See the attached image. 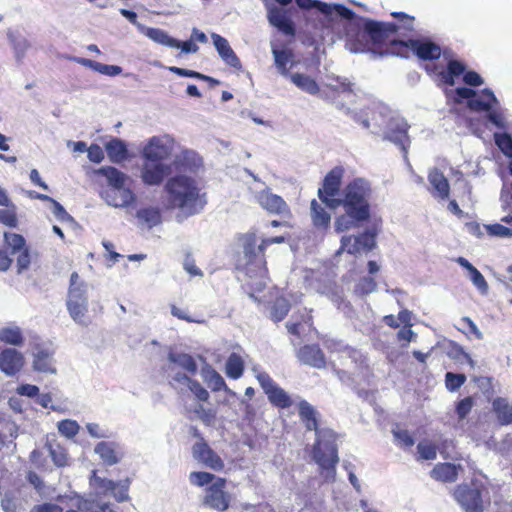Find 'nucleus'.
<instances>
[{"mask_svg": "<svg viewBox=\"0 0 512 512\" xmlns=\"http://www.w3.org/2000/svg\"><path fill=\"white\" fill-rule=\"evenodd\" d=\"M344 174L345 169L342 166L333 167L324 176L317 192L319 200L327 208L336 210L343 207L344 214L337 216L334 221V228L338 233L357 227L371 216L370 183L363 178H355L345 185L341 193Z\"/></svg>", "mask_w": 512, "mask_h": 512, "instance_id": "obj_1", "label": "nucleus"}, {"mask_svg": "<svg viewBox=\"0 0 512 512\" xmlns=\"http://www.w3.org/2000/svg\"><path fill=\"white\" fill-rule=\"evenodd\" d=\"M164 191L167 195L166 208L178 210L185 217L199 214L207 205L206 193L201 192L194 178L184 174L168 178Z\"/></svg>", "mask_w": 512, "mask_h": 512, "instance_id": "obj_2", "label": "nucleus"}, {"mask_svg": "<svg viewBox=\"0 0 512 512\" xmlns=\"http://www.w3.org/2000/svg\"><path fill=\"white\" fill-rule=\"evenodd\" d=\"M382 22L365 19L354 34H348L346 45L354 53L370 52L381 57L392 56L391 43H387Z\"/></svg>", "mask_w": 512, "mask_h": 512, "instance_id": "obj_3", "label": "nucleus"}, {"mask_svg": "<svg viewBox=\"0 0 512 512\" xmlns=\"http://www.w3.org/2000/svg\"><path fill=\"white\" fill-rule=\"evenodd\" d=\"M425 72L445 85L453 86L455 79L463 76V82L470 87H479L484 83L483 78L474 70H466V65L460 60L451 59L445 69H440L437 64H425Z\"/></svg>", "mask_w": 512, "mask_h": 512, "instance_id": "obj_4", "label": "nucleus"}, {"mask_svg": "<svg viewBox=\"0 0 512 512\" xmlns=\"http://www.w3.org/2000/svg\"><path fill=\"white\" fill-rule=\"evenodd\" d=\"M392 56L409 58L412 52L420 61H435L442 55V48L429 37L394 41L391 43Z\"/></svg>", "mask_w": 512, "mask_h": 512, "instance_id": "obj_5", "label": "nucleus"}, {"mask_svg": "<svg viewBox=\"0 0 512 512\" xmlns=\"http://www.w3.org/2000/svg\"><path fill=\"white\" fill-rule=\"evenodd\" d=\"M66 306L69 315L76 323L83 326L89 325L86 284L80 280L77 272H73L70 276Z\"/></svg>", "mask_w": 512, "mask_h": 512, "instance_id": "obj_6", "label": "nucleus"}, {"mask_svg": "<svg viewBox=\"0 0 512 512\" xmlns=\"http://www.w3.org/2000/svg\"><path fill=\"white\" fill-rule=\"evenodd\" d=\"M265 247L258 244L255 233H248L243 237L244 269L250 276L264 277L268 273L265 257Z\"/></svg>", "mask_w": 512, "mask_h": 512, "instance_id": "obj_7", "label": "nucleus"}, {"mask_svg": "<svg viewBox=\"0 0 512 512\" xmlns=\"http://www.w3.org/2000/svg\"><path fill=\"white\" fill-rule=\"evenodd\" d=\"M99 175L107 179L109 186L115 189V197L111 204L115 207H128L134 204L136 195L130 188H125L128 176L113 166H104L97 170Z\"/></svg>", "mask_w": 512, "mask_h": 512, "instance_id": "obj_8", "label": "nucleus"}, {"mask_svg": "<svg viewBox=\"0 0 512 512\" xmlns=\"http://www.w3.org/2000/svg\"><path fill=\"white\" fill-rule=\"evenodd\" d=\"M483 493H487L486 486L481 481L472 479L467 484L458 485L453 496L466 512H483Z\"/></svg>", "mask_w": 512, "mask_h": 512, "instance_id": "obj_9", "label": "nucleus"}, {"mask_svg": "<svg viewBox=\"0 0 512 512\" xmlns=\"http://www.w3.org/2000/svg\"><path fill=\"white\" fill-rule=\"evenodd\" d=\"M454 94V101L456 103H462L466 99L467 107L475 112L489 111L498 104L496 96L489 88H485L477 93V91L470 87H458L455 89Z\"/></svg>", "mask_w": 512, "mask_h": 512, "instance_id": "obj_10", "label": "nucleus"}, {"mask_svg": "<svg viewBox=\"0 0 512 512\" xmlns=\"http://www.w3.org/2000/svg\"><path fill=\"white\" fill-rule=\"evenodd\" d=\"M313 458L321 470L326 472V479L334 482L339 462L337 445L330 441H317L313 447Z\"/></svg>", "mask_w": 512, "mask_h": 512, "instance_id": "obj_11", "label": "nucleus"}, {"mask_svg": "<svg viewBox=\"0 0 512 512\" xmlns=\"http://www.w3.org/2000/svg\"><path fill=\"white\" fill-rule=\"evenodd\" d=\"M227 480L225 478H217L215 482L205 489L203 504L210 509L218 512L226 511L231 504V494L226 490Z\"/></svg>", "mask_w": 512, "mask_h": 512, "instance_id": "obj_12", "label": "nucleus"}, {"mask_svg": "<svg viewBox=\"0 0 512 512\" xmlns=\"http://www.w3.org/2000/svg\"><path fill=\"white\" fill-rule=\"evenodd\" d=\"M256 378L272 406L279 409L292 406L293 400L290 395L267 372L258 373Z\"/></svg>", "mask_w": 512, "mask_h": 512, "instance_id": "obj_13", "label": "nucleus"}, {"mask_svg": "<svg viewBox=\"0 0 512 512\" xmlns=\"http://www.w3.org/2000/svg\"><path fill=\"white\" fill-rule=\"evenodd\" d=\"M391 15L397 19V23L394 22H382V25L385 26L384 36L387 43L394 41H402L401 39L393 38V36L398 35L401 37H408L414 31V23L415 17L408 15L404 12H393Z\"/></svg>", "mask_w": 512, "mask_h": 512, "instance_id": "obj_14", "label": "nucleus"}, {"mask_svg": "<svg viewBox=\"0 0 512 512\" xmlns=\"http://www.w3.org/2000/svg\"><path fill=\"white\" fill-rule=\"evenodd\" d=\"M193 435L200 438V441L196 442L192 447L194 458L214 471L223 470V460L202 438L197 428H193Z\"/></svg>", "mask_w": 512, "mask_h": 512, "instance_id": "obj_15", "label": "nucleus"}, {"mask_svg": "<svg viewBox=\"0 0 512 512\" xmlns=\"http://www.w3.org/2000/svg\"><path fill=\"white\" fill-rule=\"evenodd\" d=\"M4 242L12 254L18 253V272L21 273L22 271L27 270L31 263V256L29 248L26 245L25 238L18 233L5 232Z\"/></svg>", "mask_w": 512, "mask_h": 512, "instance_id": "obj_16", "label": "nucleus"}, {"mask_svg": "<svg viewBox=\"0 0 512 512\" xmlns=\"http://www.w3.org/2000/svg\"><path fill=\"white\" fill-rule=\"evenodd\" d=\"M256 201L269 214L283 217L291 216V210L285 200L281 196L272 193L270 189L258 192Z\"/></svg>", "mask_w": 512, "mask_h": 512, "instance_id": "obj_17", "label": "nucleus"}, {"mask_svg": "<svg viewBox=\"0 0 512 512\" xmlns=\"http://www.w3.org/2000/svg\"><path fill=\"white\" fill-rule=\"evenodd\" d=\"M376 246V233L366 231L359 236H343L340 249L348 254L356 255L373 250Z\"/></svg>", "mask_w": 512, "mask_h": 512, "instance_id": "obj_18", "label": "nucleus"}, {"mask_svg": "<svg viewBox=\"0 0 512 512\" xmlns=\"http://www.w3.org/2000/svg\"><path fill=\"white\" fill-rule=\"evenodd\" d=\"M298 361L316 369H323L326 367V356L319 344H305L300 346L295 351Z\"/></svg>", "mask_w": 512, "mask_h": 512, "instance_id": "obj_19", "label": "nucleus"}, {"mask_svg": "<svg viewBox=\"0 0 512 512\" xmlns=\"http://www.w3.org/2000/svg\"><path fill=\"white\" fill-rule=\"evenodd\" d=\"M171 173V167L161 162L144 161L141 169V179L149 186H158Z\"/></svg>", "mask_w": 512, "mask_h": 512, "instance_id": "obj_20", "label": "nucleus"}, {"mask_svg": "<svg viewBox=\"0 0 512 512\" xmlns=\"http://www.w3.org/2000/svg\"><path fill=\"white\" fill-rule=\"evenodd\" d=\"M269 23L287 36H295L296 28L290 19L288 10L272 5L267 9Z\"/></svg>", "mask_w": 512, "mask_h": 512, "instance_id": "obj_21", "label": "nucleus"}, {"mask_svg": "<svg viewBox=\"0 0 512 512\" xmlns=\"http://www.w3.org/2000/svg\"><path fill=\"white\" fill-rule=\"evenodd\" d=\"M410 126L406 121H393L389 124L384 138L394 143L406 154L411 140L408 135Z\"/></svg>", "mask_w": 512, "mask_h": 512, "instance_id": "obj_22", "label": "nucleus"}, {"mask_svg": "<svg viewBox=\"0 0 512 512\" xmlns=\"http://www.w3.org/2000/svg\"><path fill=\"white\" fill-rule=\"evenodd\" d=\"M144 161L161 162L168 159L171 149L157 136L152 137L143 149Z\"/></svg>", "mask_w": 512, "mask_h": 512, "instance_id": "obj_23", "label": "nucleus"}, {"mask_svg": "<svg viewBox=\"0 0 512 512\" xmlns=\"http://www.w3.org/2000/svg\"><path fill=\"white\" fill-rule=\"evenodd\" d=\"M24 365L23 355L15 349L6 348L0 352V370L8 376L18 373Z\"/></svg>", "mask_w": 512, "mask_h": 512, "instance_id": "obj_24", "label": "nucleus"}, {"mask_svg": "<svg viewBox=\"0 0 512 512\" xmlns=\"http://www.w3.org/2000/svg\"><path fill=\"white\" fill-rule=\"evenodd\" d=\"M169 383L173 387H176V384L188 385L190 391L199 401L207 402L210 398L209 392L200 384V382L192 379L185 373H175Z\"/></svg>", "mask_w": 512, "mask_h": 512, "instance_id": "obj_25", "label": "nucleus"}, {"mask_svg": "<svg viewBox=\"0 0 512 512\" xmlns=\"http://www.w3.org/2000/svg\"><path fill=\"white\" fill-rule=\"evenodd\" d=\"M211 38L222 60L231 67L240 68V59L229 45L227 39L216 33H212Z\"/></svg>", "mask_w": 512, "mask_h": 512, "instance_id": "obj_26", "label": "nucleus"}, {"mask_svg": "<svg viewBox=\"0 0 512 512\" xmlns=\"http://www.w3.org/2000/svg\"><path fill=\"white\" fill-rule=\"evenodd\" d=\"M310 216L315 229L323 232L328 231L331 224V214L316 199H313L310 203Z\"/></svg>", "mask_w": 512, "mask_h": 512, "instance_id": "obj_27", "label": "nucleus"}, {"mask_svg": "<svg viewBox=\"0 0 512 512\" xmlns=\"http://www.w3.org/2000/svg\"><path fill=\"white\" fill-rule=\"evenodd\" d=\"M94 450L107 466L117 464L122 458L119 447L114 442L101 441L96 444Z\"/></svg>", "mask_w": 512, "mask_h": 512, "instance_id": "obj_28", "label": "nucleus"}, {"mask_svg": "<svg viewBox=\"0 0 512 512\" xmlns=\"http://www.w3.org/2000/svg\"><path fill=\"white\" fill-rule=\"evenodd\" d=\"M299 418L308 431H319L318 413L306 400L298 403Z\"/></svg>", "mask_w": 512, "mask_h": 512, "instance_id": "obj_29", "label": "nucleus"}, {"mask_svg": "<svg viewBox=\"0 0 512 512\" xmlns=\"http://www.w3.org/2000/svg\"><path fill=\"white\" fill-rule=\"evenodd\" d=\"M272 54L274 57V64L279 73L285 77H290L292 74L290 73V68H292L294 65L293 51L290 49H278L273 47Z\"/></svg>", "mask_w": 512, "mask_h": 512, "instance_id": "obj_30", "label": "nucleus"}, {"mask_svg": "<svg viewBox=\"0 0 512 512\" xmlns=\"http://www.w3.org/2000/svg\"><path fill=\"white\" fill-rule=\"evenodd\" d=\"M459 466L444 462L436 464L430 472V476L440 482L452 483L457 480Z\"/></svg>", "mask_w": 512, "mask_h": 512, "instance_id": "obj_31", "label": "nucleus"}, {"mask_svg": "<svg viewBox=\"0 0 512 512\" xmlns=\"http://www.w3.org/2000/svg\"><path fill=\"white\" fill-rule=\"evenodd\" d=\"M428 181L436 192L434 194L435 196L442 200L448 199L450 194V185L443 172L434 168L428 173Z\"/></svg>", "mask_w": 512, "mask_h": 512, "instance_id": "obj_32", "label": "nucleus"}, {"mask_svg": "<svg viewBox=\"0 0 512 512\" xmlns=\"http://www.w3.org/2000/svg\"><path fill=\"white\" fill-rule=\"evenodd\" d=\"M105 150L109 159L114 163H120L127 159L128 149L124 141L113 138L105 144Z\"/></svg>", "mask_w": 512, "mask_h": 512, "instance_id": "obj_33", "label": "nucleus"}, {"mask_svg": "<svg viewBox=\"0 0 512 512\" xmlns=\"http://www.w3.org/2000/svg\"><path fill=\"white\" fill-rule=\"evenodd\" d=\"M289 78L296 87L308 94L315 95L320 91V87L316 80L308 75L293 73Z\"/></svg>", "mask_w": 512, "mask_h": 512, "instance_id": "obj_34", "label": "nucleus"}, {"mask_svg": "<svg viewBox=\"0 0 512 512\" xmlns=\"http://www.w3.org/2000/svg\"><path fill=\"white\" fill-rule=\"evenodd\" d=\"M492 406L497 420L501 425H509L512 423V404L505 398H496Z\"/></svg>", "mask_w": 512, "mask_h": 512, "instance_id": "obj_35", "label": "nucleus"}, {"mask_svg": "<svg viewBox=\"0 0 512 512\" xmlns=\"http://www.w3.org/2000/svg\"><path fill=\"white\" fill-rule=\"evenodd\" d=\"M168 359L171 363L178 365L186 370L190 375L197 374L198 365L190 354L187 353H169Z\"/></svg>", "mask_w": 512, "mask_h": 512, "instance_id": "obj_36", "label": "nucleus"}, {"mask_svg": "<svg viewBox=\"0 0 512 512\" xmlns=\"http://www.w3.org/2000/svg\"><path fill=\"white\" fill-rule=\"evenodd\" d=\"M244 369H245V363H244V360L242 359V357L233 352L229 355L227 361H226V365H225V373L226 375L231 378V379H239L243 373H244Z\"/></svg>", "mask_w": 512, "mask_h": 512, "instance_id": "obj_37", "label": "nucleus"}, {"mask_svg": "<svg viewBox=\"0 0 512 512\" xmlns=\"http://www.w3.org/2000/svg\"><path fill=\"white\" fill-rule=\"evenodd\" d=\"M204 381L208 384L214 392L221 390H228L227 384L221 374L212 367H208L203 372Z\"/></svg>", "mask_w": 512, "mask_h": 512, "instance_id": "obj_38", "label": "nucleus"}, {"mask_svg": "<svg viewBox=\"0 0 512 512\" xmlns=\"http://www.w3.org/2000/svg\"><path fill=\"white\" fill-rule=\"evenodd\" d=\"M291 308L290 302L284 297H277L270 305V317L274 322L282 321Z\"/></svg>", "mask_w": 512, "mask_h": 512, "instance_id": "obj_39", "label": "nucleus"}, {"mask_svg": "<svg viewBox=\"0 0 512 512\" xmlns=\"http://www.w3.org/2000/svg\"><path fill=\"white\" fill-rule=\"evenodd\" d=\"M303 324H306L308 326H312L313 324V317L311 315V311H307V309H304L303 312L300 313L298 320L286 323L288 333L300 339Z\"/></svg>", "mask_w": 512, "mask_h": 512, "instance_id": "obj_40", "label": "nucleus"}, {"mask_svg": "<svg viewBox=\"0 0 512 512\" xmlns=\"http://www.w3.org/2000/svg\"><path fill=\"white\" fill-rule=\"evenodd\" d=\"M145 35L152 41L163 46L171 47L178 45V40L171 37L166 31L160 28H147Z\"/></svg>", "mask_w": 512, "mask_h": 512, "instance_id": "obj_41", "label": "nucleus"}, {"mask_svg": "<svg viewBox=\"0 0 512 512\" xmlns=\"http://www.w3.org/2000/svg\"><path fill=\"white\" fill-rule=\"evenodd\" d=\"M136 217L150 228L161 223V213L157 207H145L139 209L136 213Z\"/></svg>", "mask_w": 512, "mask_h": 512, "instance_id": "obj_42", "label": "nucleus"}, {"mask_svg": "<svg viewBox=\"0 0 512 512\" xmlns=\"http://www.w3.org/2000/svg\"><path fill=\"white\" fill-rule=\"evenodd\" d=\"M33 368L38 372L54 373L51 354L46 350H39L34 355Z\"/></svg>", "mask_w": 512, "mask_h": 512, "instance_id": "obj_43", "label": "nucleus"}, {"mask_svg": "<svg viewBox=\"0 0 512 512\" xmlns=\"http://www.w3.org/2000/svg\"><path fill=\"white\" fill-rule=\"evenodd\" d=\"M50 457L57 467H65L68 465L69 457L67 450L58 443H49L48 445Z\"/></svg>", "mask_w": 512, "mask_h": 512, "instance_id": "obj_44", "label": "nucleus"}, {"mask_svg": "<svg viewBox=\"0 0 512 512\" xmlns=\"http://www.w3.org/2000/svg\"><path fill=\"white\" fill-rule=\"evenodd\" d=\"M0 341L10 345L20 346L23 344L24 338L18 327H8L0 330Z\"/></svg>", "mask_w": 512, "mask_h": 512, "instance_id": "obj_45", "label": "nucleus"}, {"mask_svg": "<svg viewBox=\"0 0 512 512\" xmlns=\"http://www.w3.org/2000/svg\"><path fill=\"white\" fill-rule=\"evenodd\" d=\"M448 356L451 358V359H454V360H460V359H463L465 360L470 367L474 368L475 367V361L472 359V357L470 356L469 353H467L464 348L458 344L457 342L455 341H450L449 342V345H448V352H447Z\"/></svg>", "mask_w": 512, "mask_h": 512, "instance_id": "obj_46", "label": "nucleus"}, {"mask_svg": "<svg viewBox=\"0 0 512 512\" xmlns=\"http://www.w3.org/2000/svg\"><path fill=\"white\" fill-rule=\"evenodd\" d=\"M438 447L430 441H421L417 445V460H434L437 457Z\"/></svg>", "mask_w": 512, "mask_h": 512, "instance_id": "obj_47", "label": "nucleus"}, {"mask_svg": "<svg viewBox=\"0 0 512 512\" xmlns=\"http://www.w3.org/2000/svg\"><path fill=\"white\" fill-rule=\"evenodd\" d=\"M217 478L219 477L205 471H193L189 475L190 483L197 487L209 486L215 482Z\"/></svg>", "mask_w": 512, "mask_h": 512, "instance_id": "obj_48", "label": "nucleus"}, {"mask_svg": "<svg viewBox=\"0 0 512 512\" xmlns=\"http://www.w3.org/2000/svg\"><path fill=\"white\" fill-rule=\"evenodd\" d=\"M377 288V283L372 277H362L354 287V293L360 297L366 296L374 292Z\"/></svg>", "mask_w": 512, "mask_h": 512, "instance_id": "obj_49", "label": "nucleus"}, {"mask_svg": "<svg viewBox=\"0 0 512 512\" xmlns=\"http://www.w3.org/2000/svg\"><path fill=\"white\" fill-rule=\"evenodd\" d=\"M7 209H0V223L15 228L18 225L16 206L11 202Z\"/></svg>", "mask_w": 512, "mask_h": 512, "instance_id": "obj_50", "label": "nucleus"}, {"mask_svg": "<svg viewBox=\"0 0 512 512\" xmlns=\"http://www.w3.org/2000/svg\"><path fill=\"white\" fill-rule=\"evenodd\" d=\"M494 140L496 146L507 157L512 158V136L508 133H495Z\"/></svg>", "mask_w": 512, "mask_h": 512, "instance_id": "obj_51", "label": "nucleus"}, {"mask_svg": "<svg viewBox=\"0 0 512 512\" xmlns=\"http://www.w3.org/2000/svg\"><path fill=\"white\" fill-rule=\"evenodd\" d=\"M57 427L59 433L69 439L75 437L80 430V426L77 421L71 419L59 421Z\"/></svg>", "mask_w": 512, "mask_h": 512, "instance_id": "obj_52", "label": "nucleus"}, {"mask_svg": "<svg viewBox=\"0 0 512 512\" xmlns=\"http://www.w3.org/2000/svg\"><path fill=\"white\" fill-rule=\"evenodd\" d=\"M93 481L95 487L100 491L102 494H112L114 493V490L118 488L119 483L114 482L113 480L101 478L96 476V472L93 471Z\"/></svg>", "mask_w": 512, "mask_h": 512, "instance_id": "obj_53", "label": "nucleus"}, {"mask_svg": "<svg viewBox=\"0 0 512 512\" xmlns=\"http://www.w3.org/2000/svg\"><path fill=\"white\" fill-rule=\"evenodd\" d=\"M465 382L464 374L447 372L445 375L446 388L451 392L457 391Z\"/></svg>", "mask_w": 512, "mask_h": 512, "instance_id": "obj_54", "label": "nucleus"}, {"mask_svg": "<svg viewBox=\"0 0 512 512\" xmlns=\"http://www.w3.org/2000/svg\"><path fill=\"white\" fill-rule=\"evenodd\" d=\"M474 405V400L472 397L468 396L461 399L456 405V414L460 420L465 419L468 414L471 412L472 407Z\"/></svg>", "mask_w": 512, "mask_h": 512, "instance_id": "obj_55", "label": "nucleus"}, {"mask_svg": "<svg viewBox=\"0 0 512 512\" xmlns=\"http://www.w3.org/2000/svg\"><path fill=\"white\" fill-rule=\"evenodd\" d=\"M486 230L490 236L509 238L512 237V228L495 223L486 226Z\"/></svg>", "mask_w": 512, "mask_h": 512, "instance_id": "obj_56", "label": "nucleus"}, {"mask_svg": "<svg viewBox=\"0 0 512 512\" xmlns=\"http://www.w3.org/2000/svg\"><path fill=\"white\" fill-rule=\"evenodd\" d=\"M398 444L405 448H410L414 445V438L411 436L408 430L397 429L392 431Z\"/></svg>", "mask_w": 512, "mask_h": 512, "instance_id": "obj_57", "label": "nucleus"}, {"mask_svg": "<svg viewBox=\"0 0 512 512\" xmlns=\"http://www.w3.org/2000/svg\"><path fill=\"white\" fill-rule=\"evenodd\" d=\"M469 274L472 283L482 294H486L488 292L489 286L481 272L476 267H474L472 271L469 272Z\"/></svg>", "mask_w": 512, "mask_h": 512, "instance_id": "obj_58", "label": "nucleus"}, {"mask_svg": "<svg viewBox=\"0 0 512 512\" xmlns=\"http://www.w3.org/2000/svg\"><path fill=\"white\" fill-rule=\"evenodd\" d=\"M335 84H329V87L334 92H342V93H352V83L348 81L347 79H341L340 77H337L335 79Z\"/></svg>", "mask_w": 512, "mask_h": 512, "instance_id": "obj_59", "label": "nucleus"}, {"mask_svg": "<svg viewBox=\"0 0 512 512\" xmlns=\"http://www.w3.org/2000/svg\"><path fill=\"white\" fill-rule=\"evenodd\" d=\"M49 203L53 206V214L57 219L60 221H68L71 220V215L65 210V208L55 199L51 197V200H49Z\"/></svg>", "mask_w": 512, "mask_h": 512, "instance_id": "obj_60", "label": "nucleus"}, {"mask_svg": "<svg viewBox=\"0 0 512 512\" xmlns=\"http://www.w3.org/2000/svg\"><path fill=\"white\" fill-rule=\"evenodd\" d=\"M95 71L103 75L117 76L122 72V68L117 65H108L98 62Z\"/></svg>", "mask_w": 512, "mask_h": 512, "instance_id": "obj_61", "label": "nucleus"}, {"mask_svg": "<svg viewBox=\"0 0 512 512\" xmlns=\"http://www.w3.org/2000/svg\"><path fill=\"white\" fill-rule=\"evenodd\" d=\"M87 153L89 160L93 163H100L104 159V152L98 144H91Z\"/></svg>", "mask_w": 512, "mask_h": 512, "instance_id": "obj_62", "label": "nucleus"}, {"mask_svg": "<svg viewBox=\"0 0 512 512\" xmlns=\"http://www.w3.org/2000/svg\"><path fill=\"white\" fill-rule=\"evenodd\" d=\"M1 506L5 512H20L17 500L13 496L6 495L1 501Z\"/></svg>", "mask_w": 512, "mask_h": 512, "instance_id": "obj_63", "label": "nucleus"}, {"mask_svg": "<svg viewBox=\"0 0 512 512\" xmlns=\"http://www.w3.org/2000/svg\"><path fill=\"white\" fill-rule=\"evenodd\" d=\"M63 509L57 504L53 503H43L39 505H35L31 512H62Z\"/></svg>", "mask_w": 512, "mask_h": 512, "instance_id": "obj_64", "label": "nucleus"}]
</instances>
